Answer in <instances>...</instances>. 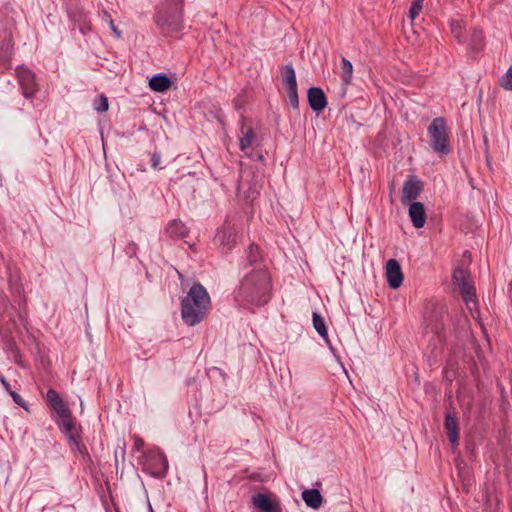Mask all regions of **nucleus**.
I'll return each mask as SVG.
<instances>
[{
  "label": "nucleus",
  "mask_w": 512,
  "mask_h": 512,
  "mask_svg": "<svg viewBox=\"0 0 512 512\" xmlns=\"http://www.w3.org/2000/svg\"><path fill=\"white\" fill-rule=\"evenodd\" d=\"M272 283L264 268L253 269L247 273L234 290V300L244 308L259 307L267 304L271 298Z\"/></svg>",
  "instance_id": "nucleus-1"
},
{
  "label": "nucleus",
  "mask_w": 512,
  "mask_h": 512,
  "mask_svg": "<svg viewBox=\"0 0 512 512\" xmlns=\"http://www.w3.org/2000/svg\"><path fill=\"white\" fill-rule=\"evenodd\" d=\"M210 296L200 283L191 286L187 295L181 301V317L185 324L195 326L202 322L210 306Z\"/></svg>",
  "instance_id": "nucleus-2"
},
{
  "label": "nucleus",
  "mask_w": 512,
  "mask_h": 512,
  "mask_svg": "<svg viewBox=\"0 0 512 512\" xmlns=\"http://www.w3.org/2000/svg\"><path fill=\"white\" fill-rule=\"evenodd\" d=\"M183 7L184 1L180 0H164L157 6L154 21L163 35L169 36L184 28Z\"/></svg>",
  "instance_id": "nucleus-3"
},
{
  "label": "nucleus",
  "mask_w": 512,
  "mask_h": 512,
  "mask_svg": "<svg viewBox=\"0 0 512 512\" xmlns=\"http://www.w3.org/2000/svg\"><path fill=\"white\" fill-rule=\"evenodd\" d=\"M430 147L438 154L447 155L450 153L447 123L445 118L436 117L428 127Z\"/></svg>",
  "instance_id": "nucleus-4"
},
{
  "label": "nucleus",
  "mask_w": 512,
  "mask_h": 512,
  "mask_svg": "<svg viewBox=\"0 0 512 512\" xmlns=\"http://www.w3.org/2000/svg\"><path fill=\"white\" fill-rule=\"evenodd\" d=\"M452 279L454 284L458 286L465 303L467 305L469 303L475 304L476 292L470 280V273L461 267H457L453 271Z\"/></svg>",
  "instance_id": "nucleus-5"
},
{
  "label": "nucleus",
  "mask_w": 512,
  "mask_h": 512,
  "mask_svg": "<svg viewBox=\"0 0 512 512\" xmlns=\"http://www.w3.org/2000/svg\"><path fill=\"white\" fill-rule=\"evenodd\" d=\"M238 238L239 234L236 225L227 220L217 230L214 242L223 251L228 252L237 244Z\"/></svg>",
  "instance_id": "nucleus-6"
},
{
  "label": "nucleus",
  "mask_w": 512,
  "mask_h": 512,
  "mask_svg": "<svg viewBox=\"0 0 512 512\" xmlns=\"http://www.w3.org/2000/svg\"><path fill=\"white\" fill-rule=\"evenodd\" d=\"M16 75L21 87L22 95L27 99L33 98L38 91L35 74L28 68L18 66L16 68Z\"/></svg>",
  "instance_id": "nucleus-7"
},
{
  "label": "nucleus",
  "mask_w": 512,
  "mask_h": 512,
  "mask_svg": "<svg viewBox=\"0 0 512 512\" xmlns=\"http://www.w3.org/2000/svg\"><path fill=\"white\" fill-rule=\"evenodd\" d=\"M147 466L153 477H164L168 471V461L161 452H152L148 454Z\"/></svg>",
  "instance_id": "nucleus-8"
},
{
  "label": "nucleus",
  "mask_w": 512,
  "mask_h": 512,
  "mask_svg": "<svg viewBox=\"0 0 512 512\" xmlns=\"http://www.w3.org/2000/svg\"><path fill=\"white\" fill-rule=\"evenodd\" d=\"M443 307L432 306V308L425 313L424 321L426 327L431 330L435 335H439L443 329Z\"/></svg>",
  "instance_id": "nucleus-9"
},
{
  "label": "nucleus",
  "mask_w": 512,
  "mask_h": 512,
  "mask_svg": "<svg viewBox=\"0 0 512 512\" xmlns=\"http://www.w3.org/2000/svg\"><path fill=\"white\" fill-rule=\"evenodd\" d=\"M385 275L388 286L391 289H398L402 285L404 276L401 266L396 259L387 261Z\"/></svg>",
  "instance_id": "nucleus-10"
},
{
  "label": "nucleus",
  "mask_w": 512,
  "mask_h": 512,
  "mask_svg": "<svg viewBox=\"0 0 512 512\" xmlns=\"http://www.w3.org/2000/svg\"><path fill=\"white\" fill-rule=\"evenodd\" d=\"M252 504L260 512H282L280 502L269 495L256 493L252 496Z\"/></svg>",
  "instance_id": "nucleus-11"
},
{
  "label": "nucleus",
  "mask_w": 512,
  "mask_h": 512,
  "mask_svg": "<svg viewBox=\"0 0 512 512\" xmlns=\"http://www.w3.org/2000/svg\"><path fill=\"white\" fill-rule=\"evenodd\" d=\"M422 189V183L415 175L408 176L403 184L402 203L406 204L409 201L415 200L420 195Z\"/></svg>",
  "instance_id": "nucleus-12"
},
{
  "label": "nucleus",
  "mask_w": 512,
  "mask_h": 512,
  "mask_svg": "<svg viewBox=\"0 0 512 512\" xmlns=\"http://www.w3.org/2000/svg\"><path fill=\"white\" fill-rule=\"evenodd\" d=\"M57 415L59 419L56 421V424L59 430L66 436L67 440L79 435L69 409Z\"/></svg>",
  "instance_id": "nucleus-13"
},
{
  "label": "nucleus",
  "mask_w": 512,
  "mask_h": 512,
  "mask_svg": "<svg viewBox=\"0 0 512 512\" xmlns=\"http://www.w3.org/2000/svg\"><path fill=\"white\" fill-rule=\"evenodd\" d=\"M240 133L239 148L241 151H246L253 146L254 142L257 140V136L253 127L246 125V119L243 114L240 116Z\"/></svg>",
  "instance_id": "nucleus-14"
},
{
  "label": "nucleus",
  "mask_w": 512,
  "mask_h": 512,
  "mask_svg": "<svg viewBox=\"0 0 512 512\" xmlns=\"http://www.w3.org/2000/svg\"><path fill=\"white\" fill-rule=\"evenodd\" d=\"M307 99L310 108L315 112H320L327 107V97L320 87H311L307 91Z\"/></svg>",
  "instance_id": "nucleus-15"
},
{
  "label": "nucleus",
  "mask_w": 512,
  "mask_h": 512,
  "mask_svg": "<svg viewBox=\"0 0 512 512\" xmlns=\"http://www.w3.org/2000/svg\"><path fill=\"white\" fill-rule=\"evenodd\" d=\"M408 214L415 228H422L426 223V210L424 204L414 201L410 204Z\"/></svg>",
  "instance_id": "nucleus-16"
},
{
  "label": "nucleus",
  "mask_w": 512,
  "mask_h": 512,
  "mask_svg": "<svg viewBox=\"0 0 512 512\" xmlns=\"http://www.w3.org/2000/svg\"><path fill=\"white\" fill-rule=\"evenodd\" d=\"M172 85L171 79L164 73H157L149 80V87L155 92H165Z\"/></svg>",
  "instance_id": "nucleus-17"
},
{
  "label": "nucleus",
  "mask_w": 512,
  "mask_h": 512,
  "mask_svg": "<svg viewBox=\"0 0 512 512\" xmlns=\"http://www.w3.org/2000/svg\"><path fill=\"white\" fill-rule=\"evenodd\" d=\"M305 504L314 510L319 509L323 503V497L318 489H307L302 492Z\"/></svg>",
  "instance_id": "nucleus-18"
},
{
  "label": "nucleus",
  "mask_w": 512,
  "mask_h": 512,
  "mask_svg": "<svg viewBox=\"0 0 512 512\" xmlns=\"http://www.w3.org/2000/svg\"><path fill=\"white\" fill-rule=\"evenodd\" d=\"M444 428L451 445L454 447L458 444V425L456 419L451 414L445 415Z\"/></svg>",
  "instance_id": "nucleus-19"
},
{
  "label": "nucleus",
  "mask_w": 512,
  "mask_h": 512,
  "mask_svg": "<svg viewBox=\"0 0 512 512\" xmlns=\"http://www.w3.org/2000/svg\"><path fill=\"white\" fill-rule=\"evenodd\" d=\"M46 402L56 414L63 413L68 409L59 393L52 388L47 391Z\"/></svg>",
  "instance_id": "nucleus-20"
},
{
  "label": "nucleus",
  "mask_w": 512,
  "mask_h": 512,
  "mask_svg": "<svg viewBox=\"0 0 512 512\" xmlns=\"http://www.w3.org/2000/svg\"><path fill=\"white\" fill-rule=\"evenodd\" d=\"M261 262L262 256L260 254L259 247L255 244H251L246 251L244 267L254 266V269L262 268Z\"/></svg>",
  "instance_id": "nucleus-21"
},
{
  "label": "nucleus",
  "mask_w": 512,
  "mask_h": 512,
  "mask_svg": "<svg viewBox=\"0 0 512 512\" xmlns=\"http://www.w3.org/2000/svg\"><path fill=\"white\" fill-rule=\"evenodd\" d=\"M166 233L171 238H184L188 234V228L181 221L173 220L168 224Z\"/></svg>",
  "instance_id": "nucleus-22"
},
{
  "label": "nucleus",
  "mask_w": 512,
  "mask_h": 512,
  "mask_svg": "<svg viewBox=\"0 0 512 512\" xmlns=\"http://www.w3.org/2000/svg\"><path fill=\"white\" fill-rule=\"evenodd\" d=\"M312 322L313 327L318 332V334L324 339V341L331 346L330 340L328 338V331L326 328L325 320L324 318L318 314L317 312H313L312 314ZM332 349V347H330Z\"/></svg>",
  "instance_id": "nucleus-23"
},
{
  "label": "nucleus",
  "mask_w": 512,
  "mask_h": 512,
  "mask_svg": "<svg viewBox=\"0 0 512 512\" xmlns=\"http://www.w3.org/2000/svg\"><path fill=\"white\" fill-rule=\"evenodd\" d=\"M282 81L286 89L297 87L296 73L292 64L283 66Z\"/></svg>",
  "instance_id": "nucleus-24"
},
{
  "label": "nucleus",
  "mask_w": 512,
  "mask_h": 512,
  "mask_svg": "<svg viewBox=\"0 0 512 512\" xmlns=\"http://www.w3.org/2000/svg\"><path fill=\"white\" fill-rule=\"evenodd\" d=\"M352 75H353V65H352L351 61L345 57H342L341 79H342V84H343L344 90L351 83Z\"/></svg>",
  "instance_id": "nucleus-25"
},
{
  "label": "nucleus",
  "mask_w": 512,
  "mask_h": 512,
  "mask_svg": "<svg viewBox=\"0 0 512 512\" xmlns=\"http://www.w3.org/2000/svg\"><path fill=\"white\" fill-rule=\"evenodd\" d=\"M68 443H69L71 449L75 452H78L84 459L86 457L89 458L87 448L84 445V443L82 442L80 434L68 439Z\"/></svg>",
  "instance_id": "nucleus-26"
},
{
  "label": "nucleus",
  "mask_w": 512,
  "mask_h": 512,
  "mask_svg": "<svg viewBox=\"0 0 512 512\" xmlns=\"http://www.w3.org/2000/svg\"><path fill=\"white\" fill-rule=\"evenodd\" d=\"M470 41L474 49H481L484 43V36L482 30L474 29L471 33Z\"/></svg>",
  "instance_id": "nucleus-27"
},
{
  "label": "nucleus",
  "mask_w": 512,
  "mask_h": 512,
  "mask_svg": "<svg viewBox=\"0 0 512 512\" xmlns=\"http://www.w3.org/2000/svg\"><path fill=\"white\" fill-rule=\"evenodd\" d=\"M499 85L508 91H512V65L508 68L506 73L500 78Z\"/></svg>",
  "instance_id": "nucleus-28"
},
{
  "label": "nucleus",
  "mask_w": 512,
  "mask_h": 512,
  "mask_svg": "<svg viewBox=\"0 0 512 512\" xmlns=\"http://www.w3.org/2000/svg\"><path fill=\"white\" fill-rule=\"evenodd\" d=\"M108 108V98L104 94H100L94 102V109L99 113H103L106 112Z\"/></svg>",
  "instance_id": "nucleus-29"
},
{
  "label": "nucleus",
  "mask_w": 512,
  "mask_h": 512,
  "mask_svg": "<svg viewBox=\"0 0 512 512\" xmlns=\"http://www.w3.org/2000/svg\"><path fill=\"white\" fill-rule=\"evenodd\" d=\"M423 2L424 0H414L411 4V7L409 9V18L411 20H414L416 17L419 16L420 12L423 9Z\"/></svg>",
  "instance_id": "nucleus-30"
},
{
  "label": "nucleus",
  "mask_w": 512,
  "mask_h": 512,
  "mask_svg": "<svg viewBox=\"0 0 512 512\" xmlns=\"http://www.w3.org/2000/svg\"><path fill=\"white\" fill-rule=\"evenodd\" d=\"M247 101V90L243 89L234 99L233 105L237 111H240L244 108Z\"/></svg>",
  "instance_id": "nucleus-31"
},
{
  "label": "nucleus",
  "mask_w": 512,
  "mask_h": 512,
  "mask_svg": "<svg viewBox=\"0 0 512 512\" xmlns=\"http://www.w3.org/2000/svg\"><path fill=\"white\" fill-rule=\"evenodd\" d=\"M286 90H287V95H288L289 104H290L294 109H298V107H299V97H298L297 87H294V88H288V89H286Z\"/></svg>",
  "instance_id": "nucleus-32"
},
{
  "label": "nucleus",
  "mask_w": 512,
  "mask_h": 512,
  "mask_svg": "<svg viewBox=\"0 0 512 512\" xmlns=\"http://www.w3.org/2000/svg\"><path fill=\"white\" fill-rule=\"evenodd\" d=\"M9 395L12 397L13 401L19 405L20 407H22L23 409H25L26 411H28V407H27V404L25 402V400L21 397L20 394H18L17 392L11 390L9 392Z\"/></svg>",
  "instance_id": "nucleus-33"
},
{
  "label": "nucleus",
  "mask_w": 512,
  "mask_h": 512,
  "mask_svg": "<svg viewBox=\"0 0 512 512\" xmlns=\"http://www.w3.org/2000/svg\"><path fill=\"white\" fill-rule=\"evenodd\" d=\"M451 30L454 36L458 39L459 42H462V26L460 22H452L451 23Z\"/></svg>",
  "instance_id": "nucleus-34"
},
{
  "label": "nucleus",
  "mask_w": 512,
  "mask_h": 512,
  "mask_svg": "<svg viewBox=\"0 0 512 512\" xmlns=\"http://www.w3.org/2000/svg\"><path fill=\"white\" fill-rule=\"evenodd\" d=\"M161 163V154L155 151L151 156V166L153 169H163L164 167L160 165Z\"/></svg>",
  "instance_id": "nucleus-35"
},
{
  "label": "nucleus",
  "mask_w": 512,
  "mask_h": 512,
  "mask_svg": "<svg viewBox=\"0 0 512 512\" xmlns=\"http://www.w3.org/2000/svg\"><path fill=\"white\" fill-rule=\"evenodd\" d=\"M138 245L135 242H130L125 247V253L129 257H135L137 254Z\"/></svg>",
  "instance_id": "nucleus-36"
},
{
  "label": "nucleus",
  "mask_w": 512,
  "mask_h": 512,
  "mask_svg": "<svg viewBox=\"0 0 512 512\" xmlns=\"http://www.w3.org/2000/svg\"><path fill=\"white\" fill-rule=\"evenodd\" d=\"M0 383L2 384L3 388L9 393L11 389V385L6 380V378L0 373Z\"/></svg>",
  "instance_id": "nucleus-37"
},
{
  "label": "nucleus",
  "mask_w": 512,
  "mask_h": 512,
  "mask_svg": "<svg viewBox=\"0 0 512 512\" xmlns=\"http://www.w3.org/2000/svg\"><path fill=\"white\" fill-rule=\"evenodd\" d=\"M101 18H102V20H103L104 22H106V23H107L108 21H111V19H112V17H111V15H110V13H109L107 10H105V9H103V11H102V13H101Z\"/></svg>",
  "instance_id": "nucleus-38"
},
{
  "label": "nucleus",
  "mask_w": 512,
  "mask_h": 512,
  "mask_svg": "<svg viewBox=\"0 0 512 512\" xmlns=\"http://www.w3.org/2000/svg\"><path fill=\"white\" fill-rule=\"evenodd\" d=\"M134 447H135V449H136L137 451L142 450V449H143V447H144V442H143V440H142V439H140V438H137V439L135 440Z\"/></svg>",
  "instance_id": "nucleus-39"
},
{
  "label": "nucleus",
  "mask_w": 512,
  "mask_h": 512,
  "mask_svg": "<svg viewBox=\"0 0 512 512\" xmlns=\"http://www.w3.org/2000/svg\"><path fill=\"white\" fill-rule=\"evenodd\" d=\"M67 12L69 14V17L72 18L73 20H80L81 19V15H77L76 12L72 11V9L69 7L67 8Z\"/></svg>",
  "instance_id": "nucleus-40"
},
{
  "label": "nucleus",
  "mask_w": 512,
  "mask_h": 512,
  "mask_svg": "<svg viewBox=\"0 0 512 512\" xmlns=\"http://www.w3.org/2000/svg\"><path fill=\"white\" fill-rule=\"evenodd\" d=\"M111 30L116 38L121 37V32H120V30H118V28L116 26H114Z\"/></svg>",
  "instance_id": "nucleus-41"
},
{
  "label": "nucleus",
  "mask_w": 512,
  "mask_h": 512,
  "mask_svg": "<svg viewBox=\"0 0 512 512\" xmlns=\"http://www.w3.org/2000/svg\"><path fill=\"white\" fill-rule=\"evenodd\" d=\"M107 24L109 25L110 29H112L115 26L113 19H111V21H108Z\"/></svg>",
  "instance_id": "nucleus-42"
}]
</instances>
